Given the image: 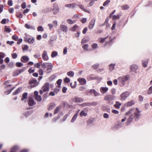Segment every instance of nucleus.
Wrapping results in <instances>:
<instances>
[{"label": "nucleus", "mask_w": 152, "mask_h": 152, "mask_svg": "<svg viewBox=\"0 0 152 152\" xmlns=\"http://www.w3.org/2000/svg\"><path fill=\"white\" fill-rule=\"evenodd\" d=\"M140 111L137 108H133L129 109L125 114L126 115H129L127 120L126 124L129 125L135 118V120H137L139 118Z\"/></svg>", "instance_id": "obj_1"}, {"label": "nucleus", "mask_w": 152, "mask_h": 152, "mask_svg": "<svg viewBox=\"0 0 152 152\" xmlns=\"http://www.w3.org/2000/svg\"><path fill=\"white\" fill-rule=\"evenodd\" d=\"M9 83V82L8 81H5L4 83V84L7 86L5 88V91L4 92L5 94L6 95H8L10 94L14 89V88L12 87L11 85L8 84Z\"/></svg>", "instance_id": "obj_2"}, {"label": "nucleus", "mask_w": 152, "mask_h": 152, "mask_svg": "<svg viewBox=\"0 0 152 152\" xmlns=\"http://www.w3.org/2000/svg\"><path fill=\"white\" fill-rule=\"evenodd\" d=\"M42 68L44 69L45 68H47L45 72L47 73H49L50 72L52 68L53 67L52 64L50 63H44L42 64Z\"/></svg>", "instance_id": "obj_3"}, {"label": "nucleus", "mask_w": 152, "mask_h": 152, "mask_svg": "<svg viewBox=\"0 0 152 152\" xmlns=\"http://www.w3.org/2000/svg\"><path fill=\"white\" fill-rule=\"evenodd\" d=\"M129 92L126 91L121 93L120 96V99L121 101H123L125 100L129 95Z\"/></svg>", "instance_id": "obj_4"}, {"label": "nucleus", "mask_w": 152, "mask_h": 152, "mask_svg": "<svg viewBox=\"0 0 152 152\" xmlns=\"http://www.w3.org/2000/svg\"><path fill=\"white\" fill-rule=\"evenodd\" d=\"M49 84L48 83H46L45 84L44 86L42 87V90L40 91V93L42 94L43 92H45L48 91L49 90Z\"/></svg>", "instance_id": "obj_5"}, {"label": "nucleus", "mask_w": 152, "mask_h": 152, "mask_svg": "<svg viewBox=\"0 0 152 152\" xmlns=\"http://www.w3.org/2000/svg\"><path fill=\"white\" fill-rule=\"evenodd\" d=\"M129 79V77L127 75L121 76L118 78L119 81L122 84L124 82L127 81Z\"/></svg>", "instance_id": "obj_6"}, {"label": "nucleus", "mask_w": 152, "mask_h": 152, "mask_svg": "<svg viewBox=\"0 0 152 152\" xmlns=\"http://www.w3.org/2000/svg\"><path fill=\"white\" fill-rule=\"evenodd\" d=\"M43 59L45 61H48L49 60V57L48 54V52L46 50L43 51L42 55Z\"/></svg>", "instance_id": "obj_7"}, {"label": "nucleus", "mask_w": 152, "mask_h": 152, "mask_svg": "<svg viewBox=\"0 0 152 152\" xmlns=\"http://www.w3.org/2000/svg\"><path fill=\"white\" fill-rule=\"evenodd\" d=\"M53 13L54 15L57 14L59 12V9L58 5L56 4H54L53 5Z\"/></svg>", "instance_id": "obj_8"}, {"label": "nucleus", "mask_w": 152, "mask_h": 152, "mask_svg": "<svg viewBox=\"0 0 152 152\" xmlns=\"http://www.w3.org/2000/svg\"><path fill=\"white\" fill-rule=\"evenodd\" d=\"M72 100L73 102L76 103L81 102L83 101V98L76 96L72 98Z\"/></svg>", "instance_id": "obj_9"}, {"label": "nucleus", "mask_w": 152, "mask_h": 152, "mask_svg": "<svg viewBox=\"0 0 152 152\" xmlns=\"http://www.w3.org/2000/svg\"><path fill=\"white\" fill-rule=\"evenodd\" d=\"M29 83L31 87H34L38 84L37 80L35 79H33L29 81Z\"/></svg>", "instance_id": "obj_10"}, {"label": "nucleus", "mask_w": 152, "mask_h": 152, "mask_svg": "<svg viewBox=\"0 0 152 152\" xmlns=\"http://www.w3.org/2000/svg\"><path fill=\"white\" fill-rule=\"evenodd\" d=\"M114 96L111 95H108L105 96L104 100L106 101H110L114 99Z\"/></svg>", "instance_id": "obj_11"}, {"label": "nucleus", "mask_w": 152, "mask_h": 152, "mask_svg": "<svg viewBox=\"0 0 152 152\" xmlns=\"http://www.w3.org/2000/svg\"><path fill=\"white\" fill-rule=\"evenodd\" d=\"M95 21L96 20L95 19H93L91 20L88 26L89 29H93L94 26Z\"/></svg>", "instance_id": "obj_12"}, {"label": "nucleus", "mask_w": 152, "mask_h": 152, "mask_svg": "<svg viewBox=\"0 0 152 152\" xmlns=\"http://www.w3.org/2000/svg\"><path fill=\"white\" fill-rule=\"evenodd\" d=\"M60 30L62 31L65 33H66L68 31V27L66 26L61 24L60 26Z\"/></svg>", "instance_id": "obj_13"}, {"label": "nucleus", "mask_w": 152, "mask_h": 152, "mask_svg": "<svg viewBox=\"0 0 152 152\" xmlns=\"http://www.w3.org/2000/svg\"><path fill=\"white\" fill-rule=\"evenodd\" d=\"M36 103L34 101V99L31 97H30L28 98V104L30 106H33L35 105Z\"/></svg>", "instance_id": "obj_14"}, {"label": "nucleus", "mask_w": 152, "mask_h": 152, "mask_svg": "<svg viewBox=\"0 0 152 152\" xmlns=\"http://www.w3.org/2000/svg\"><path fill=\"white\" fill-rule=\"evenodd\" d=\"M138 68V66L135 64H133L130 66V69L132 72H135Z\"/></svg>", "instance_id": "obj_15"}, {"label": "nucleus", "mask_w": 152, "mask_h": 152, "mask_svg": "<svg viewBox=\"0 0 152 152\" xmlns=\"http://www.w3.org/2000/svg\"><path fill=\"white\" fill-rule=\"evenodd\" d=\"M77 6V4L75 3H73L71 4H67L65 5L66 7H68L69 8H74Z\"/></svg>", "instance_id": "obj_16"}, {"label": "nucleus", "mask_w": 152, "mask_h": 152, "mask_svg": "<svg viewBox=\"0 0 152 152\" xmlns=\"http://www.w3.org/2000/svg\"><path fill=\"white\" fill-rule=\"evenodd\" d=\"M108 90V88L107 87H102L100 88V91L101 93L104 94Z\"/></svg>", "instance_id": "obj_17"}, {"label": "nucleus", "mask_w": 152, "mask_h": 152, "mask_svg": "<svg viewBox=\"0 0 152 152\" xmlns=\"http://www.w3.org/2000/svg\"><path fill=\"white\" fill-rule=\"evenodd\" d=\"M29 59L28 56H23L22 57L21 61L23 63H26L28 62Z\"/></svg>", "instance_id": "obj_18"}, {"label": "nucleus", "mask_w": 152, "mask_h": 152, "mask_svg": "<svg viewBox=\"0 0 152 152\" xmlns=\"http://www.w3.org/2000/svg\"><path fill=\"white\" fill-rule=\"evenodd\" d=\"M24 70L25 69L23 68L21 69L15 71L13 73V75L14 76H17L20 73L23 72Z\"/></svg>", "instance_id": "obj_19"}, {"label": "nucleus", "mask_w": 152, "mask_h": 152, "mask_svg": "<svg viewBox=\"0 0 152 152\" xmlns=\"http://www.w3.org/2000/svg\"><path fill=\"white\" fill-rule=\"evenodd\" d=\"M77 81L82 85H84L86 83V80L83 78H79Z\"/></svg>", "instance_id": "obj_20"}, {"label": "nucleus", "mask_w": 152, "mask_h": 152, "mask_svg": "<svg viewBox=\"0 0 152 152\" xmlns=\"http://www.w3.org/2000/svg\"><path fill=\"white\" fill-rule=\"evenodd\" d=\"M135 103V102L133 100H132L125 103L124 105L126 107H130L134 105Z\"/></svg>", "instance_id": "obj_21"}, {"label": "nucleus", "mask_w": 152, "mask_h": 152, "mask_svg": "<svg viewBox=\"0 0 152 152\" xmlns=\"http://www.w3.org/2000/svg\"><path fill=\"white\" fill-rule=\"evenodd\" d=\"M121 103L118 101H116L115 102V104L114 105V106L118 108L119 109L120 107V106L121 105Z\"/></svg>", "instance_id": "obj_22"}, {"label": "nucleus", "mask_w": 152, "mask_h": 152, "mask_svg": "<svg viewBox=\"0 0 152 152\" xmlns=\"http://www.w3.org/2000/svg\"><path fill=\"white\" fill-rule=\"evenodd\" d=\"M66 22L69 24H72L76 22L75 20H72L71 19H68L66 20Z\"/></svg>", "instance_id": "obj_23"}, {"label": "nucleus", "mask_w": 152, "mask_h": 152, "mask_svg": "<svg viewBox=\"0 0 152 152\" xmlns=\"http://www.w3.org/2000/svg\"><path fill=\"white\" fill-rule=\"evenodd\" d=\"M58 55V53L56 51H53L52 52L51 56L52 58H53L57 56Z\"/></svg>", "instance_id": "obj_24"}, {"label": "nucleus", "mask_w": 152, "mask_h": 152, "mask_svg": "<svg viewBox=\"0 0 152 152\" xmlns=\"http://www.w3.org/2000/svg\"><path fill=\"white\" fill-rule=\"evenodd\" d=\"M79 7L82 10L88 13H90V11L89 10H87L81 4H79L78 5Z\"/></svg>", "instance_id": "obj_25"}, {"label": "nucleus", "mask_w": 152, "mask_h": 152, "mask_svg": "<svg viewBox=\"0 0 152 152\" xmlns=\"http://www.w3.org/2000/svg\"><path fill=\"white\" fill-rule=\"evenodd\" d=\"M27 41L29 43L32 44L34 43L35 39L33 37H30L28 38Z\"/></svg>", "instance_id": "obj_26"}, {"label": "nucleus", "mask_w": 152, "mask_h": 152, "mask_svg": "<svg viewBox=\"0 0 152 152\" xmlns=\"http://www.w3.org/2000/svg\"><path fill=\"white\" fill-rule=\"evenodd\" d=\"M90 93L93 94L95 96H97L99 95V94L94 89H91L89 91Z\"/></svg>", "instance_id": "obj_27"}, {"label": "nucleus", "mask_w": 152, "mask_h": 152, "mask_svg": "<svg viewBox=\"0 0 152 152\" xmlns=\"http://www.w3.org/2000/svg\"><path fill=\"white\" fill-rule=\"evenodd\" d=\"M25 27L27 29H35V27L33 26L29 25L27 24H25Z\"/></svg>", "instance_id": "obj_28"}, {"label": "nucleus", "mask_w": 152, "mask_h": 152, "mask_svg": "<svg viewBox=\"0 0 152 152\" xmlns=\"http://www.w3.org/2000/svg\"><path fill=\"white\" fill-rule=\"evenodd\" d=\"M78 112L79 111H78L77 113H76L73 116V117L72 118V119L71 121V122H72V123L74 122L76 120V118L77 117V115H78Z\"/></svg>", "instance_id": "obj_29"}, {"label": "nucleus", "mask_w": 152, "mask_h": 152, "mask_svg": "<svg viewBox=\"0 0 152 152\" xmlns=\"http://www.w3.org/2000/svg\"><path fill=\"white\" fill-rule=\"evenodd\" d=\"M22 90L21 88H19L17 89L13 93V94L14 95H15L17 94H18Z\"/></svg>", "instance_id": "obj_30"}, {"label": "nucleus", "mask_w": 152, "mask_h": 152, "mask_svg": "<svg viewBox=\"0 0 152 152\" xmlns=\"http://www.w3.org/2000/svg\"><path fill=\"white\" fill-rule=\"evenodd\" d=\"M55 104L54 103H51L49 105L48 109L49 110H50L53 109L55 107Z\"/></svg>", "instance_id": "obj_31"}, {"label": "nucleus", "mask_w": 152, "mask_h": 152, "mask_svg": "<svg viewBox=\"0 0 152 152\" xmlns=\"http://www.w3.org/2000/svg\"><path fill=\"white\" fill-rule=\"evenodd\" d=\"M28 94L27 93H24L22 95V97L21 99L22 101L26 99L27 97Z\"/></svg>", "instance_id": "obj_32"}, {"label": "nucleus", "mask_w": 152, "mask_h": 152, "mask_svg": "<svg viewBox=\"0 0 152 152\" xmlns=\"http://www.w3.org/2000/svg\"><path fill=\"white\" fill-rule=\"evenodd\" d=\"M78 27V26L77 25L75 24L71 28L70 30L72 31H75Z\"/></svg>", "instance_id": "obj_33"}, {"label": "nucleus", "mask_w": 152, "mask_h": 152, "mask_svg": "<svg viewBox=\"0 0 152 152\" xmlns=\"http://www.w3.org/2000/svg\"><path fill=\"white\" fill-rule=\"evenodd\" d=\"M103 25L105 26L107 28H109L110 27V25L108 22V20L107 19H106L105 22L103 24Z\"/></svg>", "instance_id": "obj_34"}, {"label": "nucleus", "mask_w": 152, "mask_h": 152, "mask_svg": "<svg viewBox=\"0 0 152 152\" xmlns=\"http://www.w3.org/2000/svg\"><path fill=\"white\" fill-rule=\"evenodd\" d=\"M67 74L70 77H73L74 75V73L73 71H71L67 72Z\"/></svg>", "instance_id": "obj_35"}, {"label": "nucleus", "mask_w": 152, "mask_h": 152, "mask_svg": "<svg viewBox=\"0 0 152 152\" xmlns=\"http://www.w3.org/2000/svg\"><path fill=\"white\" fill-rule=\"evenodd\" d=\"M36 100L40 102L42 101V98L41 96L39 95H37L35 96Z\"/></svg>", "instance_id": "obj_36"}, {"label": "nucleus", "mask_w": 152, "mask_h": 152, "mask_svg": "<svg viewBox=\"0 0 152 152\" xmlns=\"http://www.w3.org/2000/svg\"><path fill=\"white\" fill-rule=\"evenodd\" d=\"M87 115V113L85 112L84 110H82L80 114V117H83V116H86Z\"/></svg>", "instance_id": "obj_37"}, {"label": "nucleus", "mask_w": 152, "mask_h": 152, "mask_svg": "<svg viewBox=\"0 0 152 152\" xmlns=\"http://www.w3.org/2000/svg\"><path fill=\"white\" fill-rule=\"evenodd\" d=\"M110 0H107L105 1L103 4V6L104 7L107 6L110 2Z\"/></svg>", "instance_id": "obj_38"}, {"label": "nucleus", "mask_w": 152, "mask_h": 152, "mask_svg": "<svg viewBox=\"0 0 152 152\" xmlns=\"http://www.w3.org/2000/svg\"><path fill=\"white\" fill-rule=\"evenodd\" d=\"M108 38L107 37L105 38H100L98 39V41L100 43H103L105 41V40Z\"/></svg>", "instance_id": "obj_39"}, {"label": "nucleus", "mask_w": 152, "mask_h": 152, "mask_svg": "<svg viewBox=\"0 0 152 152\" xmlns=\"http://www.w3.org/2000/svg\"><path fill=\"white\" fill-rule=\"evenodd\" d=\"M121 7L122 9L124 10H128L129 8V7L127 4H126L123 6H121Z\"/></svg>", "instance_id": "obj_40"}, {"label": "nucleus", "mask_w": 152, "mask_h": 152, "mask_svg": "<svg viewBox=\"0 0 152 152\" xmlns=\"http://www.w3.org/2000/svg\"><path fill=\"white\" fill-rule=\"evenodd\" d=\"M115 64H111L110 65L109 69L110 71H112L114 69Z\"/></svg>", "instance_id": "obj_41"}, {"label": "nucleus", "mask_w": 152, "mask_h": 152, "mask_svg": "<svg viewBox=\"0 0 152 152\" xmlns=\"http://www.w3.org/2000/svg\"><path fill=\"white\" fill-rule=\"evenodd\" d=\"M61 107L59 106L57 107L56 109H55L54 112V114H56L57 113H58V112L59 111L61 110Z\"/></svg>", "instance_id": "obj_42"}, {"label": "nucleus", "mask_w": 152, "mask_h": 152, "mask_svg": "<svg viewBox=\"0 0 152 152\" xmlns=\"http://www.w3.org/2000/svg\"><path fill=\"white\" fill-rule=\"evenodd\" d=\"M62 82V80L61 79H59L57 81L56 83L58 85V87L60 88Z\"/></svg>", "instance_id": "obj_43"}, {"label": "nucleus", "mask_w": 152, "mask_h": 152, "mask_svg": "<svg viewBox=\"0 0 152 152\" xmlns=\"http://www.w3.org/2000/svg\"><path fill=\"white\" fill-rule=\"evenodd\" d=\"M98 77L94 76L93 75H90L88 77V79L90 80H93L95 79H97Z\"/></svg>", "instance_id": "obj_44"}, {"label": "nucleus", "mask_w": 152, "mask_h": 152, "mask_svg": "<svg viewBox=\"0 0 152 152\" xmlns=\"http://www.w3.org/2000/svg\"><path fill=\"white\" fill-rule=\"evenodd\" d=\"M91 47L93 49H96L97 48L98 45L97 44L93 43L91 45Z\"/></svg>", "instance_id": "obj_45"}, {"label": "nucleus", "mask_w": 152, "mask_h": 152, "mask_svg": "<svg viewBox=\"0 0 152 152\" xmlns=\"http://www.w3.org/2000/svg\"><path fill=\"white\" fill-rule=\"evenodd\" d=\"M88 44H85L83 45L82 48L83 49L85 50H88Z\"/></svg>", "instance_id": "obj_46"}, {"label": "nucleus", "mask_w": 152, "mask_h": 152, "mask_svg": "<svg viewBox=\"0 0 152 152\" xmlns=\"http://www.w3.org/2000/svg\"><path fill=\"white\" fill-rule=\"evenodd\" d=\"M147 94H152V86L149 88L147 91Z\"/></svg>", "instance_id": "obj_47"}, {"label": "nucleus", "mask_w": 152, "mask_h": 152, "mask_svg": "<svg viewBox=\"0 0 152 152\" xmlns=\"http://www.w3.org/2000/svg\"><path fill=\"white\" fill-rule=\"evenodd\" d=\"M148 61H144L142 62V66L144 67H145L147 66V65L148 64Z\"/></svg>", "instance_id": "obj_48"}, {"label": "nucleus", "mask_w": 152, "mask_h": 152, "mask_svg": "<svg viewBox=\"0 0 152 152\" xmlns=\"http://www.w3.org/2000/svg\"><path fill=\"white\" fill-rule=\"evenodd\" d=\"M37 30L39 31H44V29L42 26H39L37 28Z\"/></svg>", "instance_id": "obj_49"}, {"label": "nucleus", "mask_w": 152, "mask_h": 152, "mask_svg": "<svg viewBox=\"0 0 152 152\" xmlns=\"http://www.w3.org/2000/svg\"><path fill=\"white\" fill-rule=\"evenodd\" d=\"M4 31H5L9 33L10 32V29L9 27L5 26V27Z\"/></svg>", "instance_id": "obj_50"}, {"label": "nucleus", "mask_w": 152, "mask_h": 152, "mask_svg": "<svg viewBox=\"0 0 152 152\" xmlns=\"http://www.w3.org/2000/svg\"><path fill=\"white\" fill-rule=\"evenodd\" d=\"M28 48V47L26 45H24L23 46L22 50L23 51H24L27 50Z\"/></svg>", "instance_id": "obj_51"}, {"label": "nucleus", "mask_w": 152, "mask_h": 152, "mask_svg": "<svg viewBox=\"0 0 152 152\" xmlns=\"http://www.w3.org/2000/svg\"><path fill=\"white\" fill-rule=\"evenodd\" d=\"M12 148H14L13 151L16 152L19 149V147L17 146L13 147Z\"/></svg>", "instance_id": "obj_52"}, {"label": "nucleus", "mask_w": 152, "mask_h": 152, "mask_svg": "<svg viewBox=\"0 0 152 152\" xmlns=\"http://www.w3.org/2000/svg\"><path fill=\"white\" fill-rule=\"evenodd\" d=\"M6 56L5 54L2 52H0V59L3 58Z\"/></svg>", "instance_id": "obj_53"}, {"label": "nucleus", "mask_w": 152, "mask_h": 152, "mask_svg": "<svg viewBox=\"0 0 152 152\" xmlns=\"http://www.w3.org/2000/svg\"><path fill=\"white\" fill-rule=\"evenodd\" d=\"M64 82L66 83H68L70 82V80L69 78L67 77H66L64 79Z\"/></svg>", "instance_id": "obj_54"}, {"label": "nucleus", "mask_w": 152, "mask_h": 152, "mask_svg": "<svg viewBox=\"0 0 152 152\" xmlns=\"http://www.w3.org/2000/svg\"><path fill=\"white\" fill-rule=\"evenodd\" d=\"M88 40L86 39V38H84L82 40L81 43L82 44H83V43H85L86 42H88Z\"/></svg>", "instance_id": "obj_55"}, {"label": "nucleus", "mask_w": 152, "mask_h": 152, "mask_svg": "<svg viewBox=\"0 0 152 152\" xmlns=\"http://www.w3.org/2000/svg\"><path fill=\"white\" fill-rule=\"evenodd\" d=\"M89 104H90L89 102L81 104L80 105L82 107H85L87 106H89Z\"/></svg>", "instance_id": "obj_56"}, {"label": "nucleus", "mask_w": 152, "mask_h": 152, "mask_svg": "<svg viewBox=\"0 0 152 152\" xmlns=\"http://www.w3.org/2000/svg\"><path fill=\"white\" fill-rule=\"evenodd\" d=\"M12 38L13 39L17 41L18 38L17 36L16 35H13L12 36Z\"/></svg>", "instance_id": "obj_57"}, {"label": "nucleus", "mask_w": 152, "mask_h": 152, "mask_svg": "<svg viewBox=\"0 0 152 152\" xmlns=\"http://www.w3.org/2000/svg\"><path fill=\"white\" fill-rule=\"evenodd\" d=\"M28 72L29 73H31L34 72V70L33 69L32 67H31L29 68Z\"/></svg>", "instance_id": "obj_58"}, {"label": "nucleus", "mask_w": 152, "mask_h": 152, "mask_svg": "<svg viewBox=\"0 0 152 152\" xmlns=\"http://www.w3.org/2000/svg\"><path fill=\"white\" fill-rule=\"evenodd\" d=\"M119 18V15H114L113 16V20H115L117 19H118Z\"/></svg>", "instance_id": "obj_59"}, {"label": "nucleus", "mask_w": 152, "mask_h": 152, "mask_svg": "<svg viewBox=\"0 0 152 152\" xmlns=\"http://www.w3.org/2000/svg\"><path fill=\"white\" fill-rule=\"evenodd\" d=\"M67 48L66 47H64L63 49V54L64 55L66 54L67 53Z\"/></svg>", "instance_id": "obj_60"}, {"label": "nucleus", "mask_w": 152, "mask_h": 152, "mask_svg": "<svg viewBox=\"0 0 152 152\" xmlns=\"http://www.w3.org/2000/svg\"><path fill=\"white\" fill-rule=\"evenodd\" d=\"M26 3L23 2L21 5V7L23 9H24L26 8Z\"/></svg>", "instance_id": "obj_61"}, {"label": "nucleus", "mask_w": 152, "mask_h": 152, "mask_svg": "<svg viewBox=\"0 0 152 152\" xmlns=\"http://www.w3.org/2000/svg\"><path fill=\"white\" fill-rule=\"evenodd\" d=\"M16 65L18 67H20L23 66V64L20 62H17L16 64Z\"/></svg>", "instance_id": "obj_62"}, {"label": "nucleus", "mask_w": 152, "mask_h": 152, "mask_svg": "<svg viewBox=\"0 0 152 152\" xmlns=\"http://www.w3.org/2000/svg\"><path fill=\"white\" fill-rule=\"evenodd\" d=\"M80 31H78L77 33L75 34V37L76 38L80 36Z\"/></svg>", "instance_id": "obj_63"}, {"label": "nucleus", "mask_w": 152, "mask_h": 152, "mask_svg": "<svg viewBox=\"0 0 152 152\" xmlns=\"http://www.w3.org/2000/svg\"><path fill=\"white\" fill-rule=\"evenodd\" d=\"M12 56L13 58L15 59L17 57V55L16 53H13L12 54Z\"/></svg>", "instance_id": "obj_64"}]
</instances>
